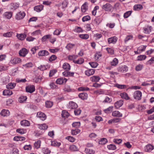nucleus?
<instances>
[{
	"label": "nucleus",
	"mask_w": 154,
	"mask_h": 154,
	"mask_svg": "<svg viewBox=\"0 0 154 154\" xmlns=\"http://www.w3.org/2000/svg\"><path fill=\"white\" fill-rule=\"evenodd\" d=\"M102 8L104 11L109 12L111 11L113 7L109 3H107L102 6Z\"/></svg>",
	"instance_id": "f257e3e1"
},
{
	"label": "nucleus",
	"mask_w": 154,
	"mask_h": 154,
	"mask_svg": "<svg viewBox=\"0 0 154 154\" xmlns=\"http://www.w3.org/2000/svg\"><path fill=\"white\" fill-rule=\"evenodd\" d=\"M134 98L137 100H140L141 99L142 93L140 91H136L133 94Z\"/></svg>",
	"instance_id": "f03ea898"
},
{
	"label": "nucleus",
	"mask_w": 154,
	"mask_h": 154,
	"mask_svg": "<svg viewBox=\"0 0 154 154\" xmlns=\"http://www.w3.org/2000/svg\"><path fill=\"white\" fill-rule=\"evenodd\" d=\"M25 15V14L23 11H20L17 13L15 16V18L17 20L23 19Z\"/></svg>",
	"instance_id": "7ed1b4c3"
},
{
	"label": "nucleus",
	"mask_w": 154,
	"mask_h": 154,
	"mask_svg": "<svg viewBox=\"0 0 154 154\" xmlns=\"http://www.w3.org/2000/svg\"><path fill=\"white\" fill-rule=\"evenodd\" d=\"M28 52V50L25 48H23L19 51V54L20 56L25 57Z\"/></svg>",
	"instance_id": "20e7f679"
},
{
	"label": "nucleus",
	"mask_w": 154,
	"mask_h": 154,
	"mask_svg": "<svg viewBox=\"0 0 154 154\" xmlns=\"http://www.w3.org/2000/svg\"><path fill=\"white\" fill-rule=\"evenodd\" d=\"M37 116L42 121L45 120L46 118V115L43 112H41L37 113Z\"/></svg>",
	"instance_id": "39448f33"
},
{
	"label": "nucleus",
	"mask_w": 154,
	"mask_h": 154,
	"mask_svg": "<svg viewBox=\"0 0 154 154\" xmlns=\"http://www.w3.org/2000/svg\"><path fill=\"white\" fill-rule=\"evenodd\" d=\"M26 92L32 93L35 91V87L33 85H29L26 88Z\"/></svg>",
	"instance_id": "423d86ee"
},
{
	"label": "nucleus",
	"mask_w": 154,
	"mask_h": 154,
	"mask_svg": "<svg viewBox=\"0 0 154 154\" xmlns=\"http://www.w3.org/2000/svg\"><path fill=\"white\" fill-rule=\"evenodd\" d=\"M128 67L126 66H121L118 68V70L119 72L122 73L126 72L128 70Z\"/></svg>",
	"instance_id": "0eeeda50"
},
{
	"label": "nucleus",
	"mask_w": 154,
	"mask_h": 154,
	"mask_svg": "<svg viewBox=\"0 0 154 154\" xmlns=\"http://www.w3.org/2000/svg\"><path fill=\"white\" fill-rule=\"evenodd\" d=\"M78 107L77 104L73 101H70L69 103L68 108L71 109H75Z\"/></svg>",
	"instance_id": "6e6552de"
},
{
	"label": "nucleus",
	"mask_w": 154,
	"mask_h": 154,
	"mask_svg": "<svg viewBox=\"0 0 154 154\" xmlns=\"http://www.w3.org/2000/svg\"><path fill=\"white\" fill-rule=\"evenodd\" d=\"M67 81V79L65 78H60L58 79L56 81V83L57 84L61 85L65 83Z\"/></svg>",
	"instance_id": "1a4fd4ad"
},
{
	"label": "nucleus",
	"mask_w": 154,
	"mask_h": 154,
	"mask_svg": "<svg viewBox=\"0 0 154 154\" xmlns=\"http://www.w3.org/2000/svg\"><path fill=\"white\" fill-rule=\"evenodd\" d=\"M21 60L19 57H15L12 59L10 62L11 63L15 64L21 62Z\"/></svg>",
	"instance_id": "9d476101"
},
{
	"label": "nucleus",
	"mask_w": 154,
	"mask_h": 154,
	"mask_svg": "<svg viewBox=\"0 0 154 154\" xmlns=\"http://www.w3.org/2000/svg\"><path fill=\"white\" fill-rule=\"evenodd\" d=\"M95 70L93 69H88L85 71V75L89 76L93 75L95 72Z\"/></svg>",
	"instance_id": "9b49d317"
},
{
	"label": "nucleus",
	"mask_w": 154,
	"mask_h": 154,
	"mask_svg": "<svg viewBox=\"0 0 154 154\" xmlns=\"http://www.w3.org/2000/svg\"><path fill=\"white\" fill-rule=\"evenodd\" d=\"M117 41L116 37L114 36L109 38L108 39V42L109 44L111 43L115 44Z\"/></svg>",
	"instance_id": "f8f14e48"
},
{
	"label": "nucleus",
	"mask_w": 154,
	"mask_h": 154,
	"mask_svg": "<svg viewBox=\"0 0 154 154\" xmlns=\"http://www.w3.org/2000/svg\"><path fill=\"white\" fill-rule=\"evenodd\" d=\"M62 74L63 76L66 77H72L74 76V73L71 72L69 71H65L63 72Z\"/></svg>",
	"instance_id": "ddd939ff"
},
{
	"label": "nucleus",
	"mask_w": 154,
	"mask_h": 154,
	"mask_svg": "<svg viewBox=\"0 0 154 154\" xmlns=\"http://www.w3.org/2000/svg\"><path fill=\"white\" fill-rule=\"evenodd\" d=\"M152 27L151 26H147L143 27V32L146 34H149L151 31Z\"/></svg>",
	"instance_id": "4468645a"
},
{
	"label": "nucleus",
	"mask_w": 154,
	"mask_h": 154,
	"mask_svg": "<svg viewBox=\"0 0 154 154\" xmlns=\"http://www.w3.org/2000/svg\"><path fill=\"white\" fill-rule=\"evenodd\" d=\"M88 3L85 2L81 7V11L82 12L85 13L88 10Z\"/></svg>",
	"instance_id": "2eb2a0df"
},
{
	"label": "nucleus",
	"mask_w": 154,
	"mask_h": 154,
	"mask_svg": "<svg viewBox=\"0 0 154 154\" xmlns=\"http://www.w3.org/2000/svg\"><path fill=\"white\" fill-rule=\"evenodd\" d=\"M123 104V101L122 100H120L116 102L115 104V107L117 109H118L121 107Z\"/></svg>",
	"instance_id": "dca6fc26"
},
{
	"label": "nucleus",
	"mask_w": 154,
	"mask_h": 154,
	"mask_svg": "<svg viewBox=\"0 0 154 154\" xmlns=\"http://www.w3.org/2000/svg\"><path fill=\"white\" fill-rule=\"evenodd\" d=\"M49 54V52L46 50L41 51L38 53V55L40 56H47Z\"/></svg>",
	"instance_id": "f3484780"
},
{
	"label": "nucleus",
	"mask_w": 154,
	"mask_h": 154,
	"mask_svg": "<svg viewBox=\"0 0 154 154\" xmlns=\"http://www.w3.org/2000/svg\"><path fill=\"white\" fill-rule=\"evenodd\" d=\"M2 116H8L10 115V112L8 110L3 109L0 113Z\"/></svg>",
	"instance_id": "a211bd4d"
},
{
	"label": "nucleus",
	"mask_w": 154,
	"mask_h": 154,
	"mask_svg": "<svg viewBox=\"0 0 154 154\" xmlns=\"http://www.w3.org/2000/svg\"><path fill=\"white\" fill-rule=\"evenodd\" d=\"M62 68L66 70L65 71H69L70 69V66L69 64L67 63H65L63 64Z\"/></svg>",
	"instance_id": "6ab92c4d"
},
{
	"label": "nucleus",
	"mask_w": 154,
	"mask_h": 154,
	"mask_svg": "<svg viewBox=\"0 0 154 154\" xmlns=\"http://www.w3.org/2000/svg\"><path fill=\"white\" fill-rule=\"evenodd\" d=\"M112 115L114 117H120L122 116V114L118 111H115L112 112Z\"/></svg>",
	"instance_id": "aec40b11"
},
{
	"label": "nucleus",
	"mask_w": 154,
	"mask_h": 154,
	"mask_svg": "<svg viewBox=\"0 0 154 154\" xmlns=\"http://www.w3.org/2000/svg\"><path fill=\"white\" fill-rule=\"evenodd\" d=\"M100 79V78L98 76L94 75L90 78V80L92 82H98Z\"/></svg>",
	"instance_id": "412c9836"
},
{
	"label": "nucleus",
	"mask_w": 154,
	"mask_h": 154,
	"mask_svg": "<svg viewBox=\"0 0 154 154\" xmlns=\"http://www.w3.org/2000/svg\"><path fill=\"white\" fill-rule=\"evenodd\" d=\"M12 13L11 12H6L4 14V16L6 18L10 19L12 17Z\"/></svg>",
	"instance_id": "4be33fe9"
},
{
	"label": "nucleus",
	"mask_w": 154,
	"mask_h": 154,
	"mask_svg": "<svg viewBox=\"0 0 154 154\" xmlns=\"http://www.w3.org/2000/svg\"><path fill=\"white\" fill-rule=\"evenodd\" d=\"M154 149V147L150 144H148L146 146L145 150L146 152L152 151Z\"/></svg>",
	"instance_id": "5701e85b"
},
{
	"label": "nucleus",
	"mask_w": 154,
	"mask_h": 154,
	"mask_svg": "<svg viewBox=\"0 0 154 154\" xmlns=\"http://www.w3.org/2000/svg\"><path fill=\"white\" fill-rule=\"evenodd\" d=\"M16 36L17 38L20 40H23L25 39L26 37V35L25 34H17Z\"/></svg>",
	"instance_id": "b1692460"
},
{
	"label": "nucleus",
	"mask_w": 154,
	"mask_h": 154,
	"mask_svg": "<svg viewBox=\"0 0 154 154\" xmlns=\"http://www.w3.org/2000/svg\"><path fill=\"white\" fill-rule=\"evenodd\" d=\"M20 124L22 126H29L30 123L28 121L23 120L20 122Z\"/></svg>",
	"instance_id": "393cba45"
},
{
	"label": "nucleus",
	"mask_w": 154,
	"mask_h": 154,
	"mask_svg": "<svg viewBox=\"0 0 154 154\" xmlns=\"http://www.w3.org/2000/svg\"><path fill=\"white\" fill-rule=\"evenodd\" d=\"M44 6L42 5H40L35 6L34 8V10L37 12H40L43 8Z\"/></svg>",
	"instance_id": "a878e982"
},
{
	"label": "nucleus",
	"mask_w": 154,
	"mask_h": 154,
	"mask_svg": "<svg viewBox=\"0 0 154 154\" xmlns=\"http://www.w3.org/2000/svg\"><path fill=\"white\" fill-rule=\"evenodd\" d=\"M85 151L86 153L88 154H94L95 153L94 150L89 148H86Z\"/></svg>",
	"instance_id": "bb28decb"
},
{
	"label": "nucleus",
	"mask_w": 154,
	"mask_h": 154,
	"mask_svg": "<svg viewBox=\"0 0 154 154\" xmlns=\"http://www.w3.org/2000/svg\"><path fill=\"white\" fill-rule=\"evenodd\" d=\"M79 96L82 100L86 99L88 97V94L86 93H82L79 94Z\"/></svg>",
	"instance_id": "cd10ccee"
},
{
	"label": "nucleus",
	"mask_w": 154,
	"mask_h": 154,
	"mask_svg": "<svg viewBox=\"0 0 154 154\" xmlns=\"http://www.w3.org/2000/svg\"><path fill=\"white\" fill-rule=\"evenodd\" d=\"M3 94L4 96H10L13 94V93L11 90H5L3 91Z\"/></svg>",
	"instance_id": "c85d7f7f"
},
{
	"label": "nucleus",
	"mask_w": 154,
	"mask_h": 154,
	"mask_svg": "<svg viewBox=\"0 0 154 154\" xmlns=\"http://www.w3.org/2000/svg\"><path fill=\"white\" fill-rule=\"evenodd\" d=\"M143 8L142 5L140 4L135 5L134 6V10L135 11H139L142 9Z\"/></svg>",
	"instance_id": "c756f323"
},
{
	"label": "nucleus",
	"mask_w": 154,
	"mask_h": 154,
	"mask_svg": "<svg viewBox=\"0 0 154 154\" xmlns=\"http://www.w3.org/2000/svg\"><path fill=\"white\" fill-rule=\"evenodd\" d=\"M26 138L24 137L20 136H15L14 138V140L16 141H22L25 140Z\"/></svg>",
	"instance_id": "7c9ffc66"
},
{
	"label": "nucleus",
	"mask_w": 154,
	"mask_h": 154,
	"mask_svg": "<svg viewBox=\"0 0 154 154\" xmlns=\"http://www.w3.org/2000/svg\"><path fill=\"white\" fill-rule=\"evenodd\" d=\"M16 84L14 83H10L7 85L6 87L8 89H13L15 86Z\"/></svg>",
	"instance_id": "2f4dec72"
},
{
	"label": "nucleus",
	"mask_w": 154,
	"mask_h": 154,
	"mask_svg": "<svg viewBox=\"0 0 154 154\" xmlns=\"http://www.w3.org/2000/svg\"><path fill=\"white\" fill-rule=\"evenodd\" d=\"M101 20L99 18H96L93 21V24L96 26H98L100 23Z\"/></svg>",
	"instance_id": "473e14b6"
},
{
	"label": "nucleus",
	"mask_w": 154,
	"mask_h": 154,
	"mask_svg": "<svg viewBox=\"0 0 154 154\" xmlns=\"http://www.w3.org/2000/svg\"><path fill=\"white\" fill-rule=\"evenodd\" d=\"M19 6V4L17 3H12L10 4V8L12 9H16Z\"/></svg>",
	"instance_id": "72a5a7b5"
},
{
	"label": "nucleus",
	"mask_w": 154,
	"mask_h": 154,
	"mask_svg": "<svg viewBox=\"0 0 154 154\" xmlns=\"http://www.w3.org/2000/svg\"><path fill=\"white\" fill-rule=\"evenodd\" d=\"M38 128L41 130H45L47 129L48 126L45 124L38 125Z\"/></svg>",
	"instance_id": "f704fd0d"
},
{
	"label": "nucleus",
	"mask_w": 154,
	"mask_h": 154,
	"mask_svg": "<svg viewBox=\"0 0 154 154\" xmlns=\"http://www.w3.org/2000/svg\"><path fill=\"white\" fill-rule=\"evenodd\" d=\"M69 149L72 151H77L79 150V148L77 146L75 145H70L69 147Z\"/></svg>",
	"instance_id": "c9c22d12"
},
{
	"label": "nucleus",
	"mask_w": 154,
	"mask_h": 154,
	"mask_svg": "<svg viewBox=\"0 0 154 154\" xmlns=\"http://www.w3.org/2000/svg\"><path fill=\"white\" fill-rule=\"evenodd\" d=\"M51 145L54 146L58 147L61 145V143L55 140L51 141Z\"/></svg>",
	"instance_id": "e433bc0d"
},
{
	"label": "nucleus",
	"mask_w": 154,
	"mask_h": 154,
	"mask_svg": "<svg viewBox=\"0 0 154 154\" xmlns=\"http://www.w3.org/2000/svg\"><path fill=\"white\" fill-rule=\"evenodd\" d=\"M120 96L122 98L125 99L126 100H129L130 98L128 97V94L125 93H123L120 94Z\"/></svg>",
	"instance_id": "4c0bfd02"
},
{
	"label": "nucleus",
	"mask_w": 154,
	"mask_h": 154,
	"mask_svg": "<svg viewBox=\"0 0 154 154\" xmlns=\"http://www.w3.org/2000/svg\"><path fill=\"white\" fill-rule=\"evenodd\" d=\"M118 63V60L116 58H114L112 61L110 62V64L112 66H116Z\"/></svg>",
	"instance_id": "58836bf2"
},
{
	"label": "nucleus",
	"mask_w": 154,
	"mask_h": 154,
	"mask_svg": "<svg viewBox=\"0 0 154 154\" xmlns=\"http://www.w3.org/2000/svg\"><path fill=\"white\" fill-rule=\"evenodd\" d=\"M80 132V130L76 128L75 129H72L71 130V133L73 135H76Z\"/></svg>",
	"instance_id": "ea45409f"
},
{
	"label": "nucleus",
	"mask_w": 154,
	"mask_h": 154,
	"mask_svg": "<svg viewBox=\"0 0 154 154\" xmlns=\"http://www.w3.org/2000/svg\"><path fill=\"white\" fill-rule=\"evenodd\" d=\"M75 46V44L69 43L66 46V48L69 51L72 49Z\"/></svg>",
	"instance_id": "a19ab883"
},
{
	"label": "nucleus",
	"mask_w": 154,
	"mask_h": 154,
	"mask_svg": "<svg viewBox=\"0 0 154 154\" xmlns=\"http://www.w3.org/2000/svg\"><path fill=\"white\" fill-rule=\"evenodd\" d=\"M114 86L121 89H124L126 88V86L125 85H119L118 84L115 85Z\"/></svg>",
	"instance_id": "79ce46f5"
},
{
	"label": "nucleus",
	"mask_w": 154,
	"mask_h": 154,
	"mask_svg": "<svg viewBox=\"0 0 154 154\" xmlns=\"http://www.w3.org/2000/svg\"><path fill=\"white\" fill-rule=\"evenodd\" d=\"M42 79L41 77L36 76L34 78L33 80L36 83H39L41 81Z\"/></svg>",
	"instance_id": "37998d69"
},
{
	"label": "nucleus",
	"mask_w": 154,
	"mask_h": 154,
	"mask_svg": "<svg viewBox=\"0 0 154 154\" xmlns=\"http://www.w3.org/2000/svg\"><path fill=\"white\" fill-rule=\"evenodd\" d=\"M41 143V141L39 140H38L37 141L35 142L34 144V147L36 149H38L40 146Z\"/></svg>",
	"instance_id": "c03bdc74"
},
{
	"label": "nucleus",
	"mask_w": 154,
	"mask_h": 154,
	"mask_svg": "<svg viewBox=\"0 0 154 154\" xmlns=\"http://www.w3.org/2000/svg\"><path fill=\"white\" fill-rule=\"evenodd\" d=\"M27 99V97L26 96H21L20 97L18 100V101L20 103H22L24 101L26 100Z\"/></svg>",
	"instance_id": "a18cd8bd"
},
{
	"label": "nucleus",
	"mask_w": 154,
	"mask_h": 154,
	"mask_svg": "<svg viewBox=\"0 0 154 154\" xmlns=\"http://www.w3.org/2000/svg\"><path fill=\"white\" fill-rule=\"evenodd\" d=\"M49 68V66L48 65H41L40 66L38 67L39 69L41 70H44L47 69L48 68Z\"/></svg>",
	"instance_id": "49530a36"
},
{
	"label": "nucleus",
	"mask_w": 154,
	"mask_h": 154,
	"mask_svg": "<svg viewBox=\"0 0 154 154\" xmlns=\"http://www.w3.org/2000/svg\"><path fill=\"white\" fill-rule=\"evenodd\" d=\"M51 35H47L44 36L41 39L42 42L45 41L48 38H51Z\"/></svg>",
	"instance_id": "de8ad7c7"
},
{
	"label": "nucleus",
	"mask_w": 154,
	"mask_h": 154,
	"mask_svg": "<svg viewBox=\"0 0 154 154\" xmlns=\"http://www.w3.org/2000/svg\"><path fill=\"white\" fill-rule=\"evenodd\" d=\"M84 59L83 58H79L78 60H74L73 62L74 63L78 64H81L84 62Z\"/></svg>",
	"instance_id": "09e8293b"
},
{
	"label": "nucleus",
	"mask_w": 154,
	"mask_h": 154,
	"mask_svg": "<svg viewBox=\"0 0 154 154\" xmlns=\"http://www.w3.org/2000/svg\"><path fill=\"white\" fill-rule=\"evenodd\" d=\"M62 116L63 117H67L69 116V114L66 111H62Z\"/></svg>",
	"instance_id": "8fccbe9b"
},
{
	"label": "nucleus",
	"mask_w": 154,
	"mask_h": 154,
	"mask_svg": "<svg viewBox=\"0 0 154 154\" xmlns=\"http://www.w3.org/2000/svg\"><path fill=\"white\" fill-rule=\"evenodd\" d=\"M79 36L82 39H87L89 38V35L87 34H80L79 35Z\"/></svg>",
	"instance_id": "3c124183"
},
{
	"label": "nucleus",
	"mask_w": 154,
	"mask_h": 154,
	"mask_svg": "<svg viewBox=\"0 0 154 154\" xmlns=\"http://www.w3.org/2000/svg\"><path fill=\"white\" fill-rule=\"evenodd\" d=\"M107 142V140L106 138H102L99 141V143L101 144H104Z\"/></svg>",
	"instance_id": "603ef678"
},
{
	"label": "nucleus",
	"mask_w": 154,
	"mask_h": 154,
	"mask_svg": "<svg viewBox=\"0 0 154 154\" xmlns=\"http://www.w3.org/2000/svg\"><path fill=\"white\" fill-rule=\"evenodd\" d=\"M53 105V103L50 101H47L45 102V106L47 108H50Z\"/></svg>",
	"instance_id": "864d4df0"
},
{
	"label": "nucleus",
	"mask_w": 154,
	"mask_h": 154,
	"mask_svg": "<svg viewBox=\"0 0 154 154\" xmlns=\"http://www.w3.org/2000/svg\"><path fill=\"white\" fill-rule=\"evenodd\" d=\"M107 148L109 149L110 150H115L116 148V146L112 144H110L107 146Z\"/></svg>",
	"instance_id": "5fc2aeb1"
},
{
	"label": "nucleus",
	"mask_w": 154,
	"mask_h": 154,
	"mask_svg": "<svg viewBox=\"0 0 154 154\" xmlns=\"http://www.w3.org/2000/svg\"><path fill=\"white\" fill-rule=\"evenodd\" d=\"M132 11H127L124 13V17L126 18L128 17L131 14Z\"/></svg>",
	"instance_id": "6e6d98bb"
},
{
	"label": "nucleus",
	"mask_w": 154,
	"mask_h": 154,
	"mask_svg": "<svg viewBox=\"0 0 154 154\" xmlns=\"http://www.w3.org/2000/svg\"><path fill=\"white\" fill-rule=\"evenodd\" d=\"M83 30L81 27L76 26L74 30V31L78 33H80L83 32Z\"/></svg>",
	"instance_id": "4d7b16f0"
},
{
	"label": "nucleus",
	"mask_w": 154,
	"mask_h": 154,
	"mask_svg": "<svg viewBox=\"0 0 154 154\" xmlns=\"http://www.w3.org/2000/svg\"><path fill=\"white\" fill-rule=\"evenodd\" d=\"M113 108V106H110L107 109H104V111L106 113H108L112 111Z\"/></svg>",
	"instance_id": "13d9d810"
},
{
	"label": "nucleus",
	"mask_w": 154,
	"mask_h": 154,
	"mask_svg": "<svg viewBox=\"0 0 154 154\" xmlns=\"http://www.w3.org/2000/svg\"><path fill=\"white\" fill-rule=\"evenodd\" d=\"M91 17L88 16H86L83 17L82 18V21L83 22H84L90 20Z\"/></svg>",
	"instance_id": "bf43d9fd"
},
{
	"label": "nucleus",
	"mask_w": 154,
	"mask_h": 154,
	"mask_svg": "<svg viewBox=\"0 0 154 154\" xmlns=\"http://www.w3.org/2000/svg\"><path fill=\"white\" fill-rule=\"evenodd\" d=\"M146 58V56L145 55H140L138 56L137 57L138 60H145Z\"/></svg>",
	"instance_id": "052dcab7"
},
{
	"label": "nucleus",
	"mask_w": 154,
	"mask_h": 154,
	"mask_svg": "<svg viewBox=\"0 0 154 154\" xmlns=\"http://www.w3.org/2000/svg\"><path fill=\"white\" fill-rule=\"evenodd\" d=\"M16 131L20 134H23L26 133V131L23 129H17L16 130Z\"/></svg>",
	"instance_id": "680f3d73"
},
{
	"label": "nucleus",
	"mask_w": 154,
	"mask_h": 154,
	"mask_svg": "<svg viewBox=\"0 0 154 154\" xmlns=\"http://www.w3.org/2000/svg\"><path fill=\"white\" fill-rule=\"evenodd\" d=\"M89 64L92 68H96L98 65V63L96 62H89Z\"/></svg>",
	"instance_id": "e2e57ef3"
},
{
	"label": "nucleus",
	"mask_w": 154,
	"mask_h": 154,
	"mask_svg": "<svg viewBox=\"0 0 154 154\" xmlns=\"http://www.w3.org/2000/svg\"><path fill=\"white\" fill-rule=\"evenodd\" d=\"M12 32H8L3 34V36L5 37H10L11 36Z\"/></svg>",
	"instance_id": "0e129e2a"
},
{
	"label": "nucleus",
	"mask_w": 154,
	"mask_h": 154,
	"mask_svg": "<svg viewBox=\"0 0 154 154\" xmlns=\"http://www.w3.org/2000/svg\"><path fill=\"white\" fill-rule=\"evenodd\" d=\"M112 101V99L111 98H110L108 97H106L104 100L103 101V103H110Z\"/></svg>",
	"instance_id": "69168bd1"
},
{
	"label": "nucleus",
	"mask_w": 154,
	"mask_h": 154,
	"mask_svg": "<svg viewBox=\"0 0 154 154\" xmlns=\"http://www.w3.org/2000/svg\"><path fill=\"white\" fill-rule=\"evenodd\" d=\"M80 125V122H74L72 124V126L73 127L75 128H79Z\"/></svg>",
	"instance_id": "338daca9"
},
{
	"label": "nucleus",
	"mask_w": 154,
	"mask_h": 154,
	"mask_svg": "<svg viewBox=\"0 0 154 154\" xmlns=\"http://www.w3.org/2000/svg\"><path fill=\"white\" fill-rule=\"evenodd\" d=\"M57 58V57L55 55H52L49 58V60L50 62H52L55 60Z\"/></svg>",
	"instance_id": "774afa93"
}]
</instances>
